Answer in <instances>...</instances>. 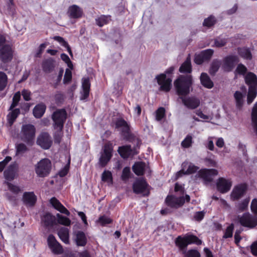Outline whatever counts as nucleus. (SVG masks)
Segmentation results:
<instances>
[{"mask_svg":"<svg viewBox=\"0 0 257 257\" xmlns=\"http://www.w3.org/2000/svg\"><path fill=\"white\" fill-rule=\"evenodd\" d=\"M67 113L65 109H58L52 115L54 121V127L56 130L55 133V140L59 143L62 136V130L64 123L66 120Z\"/></svg>","mask_w":257,"mask_h":257,"instance_id":"f257e3e1","label":"nucleus"},{"mask_svg":"<svg viewBox=\"0 0 257 257\" xmlns=\"http://www.w3.org/2000/svg\"><path fill=\"white\" fill-rule=\"evenodd\" d=\"M192 85V78L190 75H181L174 82L177 93L179 95L188 94Z\"/></svg>","mask_w":257,"mask_h":257,"instance_id":"f03ea898","label":"nucleus"},{"mask_svg":"<svg viewBox=\"0 0 257 257\" xmlns=\"http://www.w3.org/2000/svg\"><path fill=\"white\" fill-rule=\"evenodd\" d=\"M113 146L110 141L105 143L102 146L100 153L99 164L100 166L105 167L110 161L113 156Z\"/></svg>","mask_w":257,"mask_h":257,"instance_id":"7ed1b4c3","label":"nucleus"},{"mask_svg":"<svg viewBox=\"0 0 257 257\" xmlns=\"http://www.w3.org/2000/svg\"><path fill=\"white\" fill-rule=\"evenodd\" d=\"M51 168V162L47 158L41 159L35 165V171L36 175L38 177L41 178L48 176Z\"/></svg>","mask_w":257,"mask_h":257,"instance_id":"20e7f679","label":"nucleus"},{"mask_svg":"<svg viewBox=\"0 0 257 257\" xmlns=\"http://www.w3.org/2000/svg\"><path fill=\"white\" fill-rule=\"evenodd\" d=\"M36 128L31 124H26L22 125L21 131V139L27 144L32 142L35 138Z\"/></svg>","mask_w":257,"mask_h":257,"instance_id":"39448f33","label":"nucleus"},{"mask_svg":"<svg viewBox=\"0 0 257 257\" xmlns=\"http://www.w3.org/2000/svg\"><path fill=\"white\" fill-rule=\"evenodd\" d=\"M202 241L196 236L193 235H187L183 237L178 236L176 240V245L181 249L185 248L188 244L195 243L197 245L201 244Z\"/></svg>","mask_w":257,"mask_h":257,"instance_id":"423d86ee","label":"nucleus"},{"mask_svg":"<svg viewBox=\"0 0 257 257\" xmlns=\"http://www.w3.org/2000/svg\"><path fill=\"white\" fill-rule=\"evenodd\" d=\"M190 196L186 195L185 198L183 196L176 197L173 195L168 196L166 199V202L168 206L173 208H179L182 206L185 201L189 202L190 201Z\"/></svg>","mask_w":257,"mask_h":257,"instance_id":"0eeeda50","label":"nucleus"},{"mask_svg":"<svg viewBox=\"0 0 257 257\" xmlns=\"http://www.w3.org/2000/svg\"><path fill=\"white\" fill-rule=\"evenodd\" d=\"M238 220L240 224L244 227L253 228L257 226V216H253L249 213H244L238 217Z\"/></svg>","mask_w":257,"mask_h":257,"instance_id":"6e6552de","label":"nucleus"},{"mask_svg":"<svg viewBox=\"0 0 257 257\" xmlns=\"http://www.w3.org/2000/svg\"><path fill=\"white\" fill-rule=\"evenodd\" d=\"M181 170L177 172L176 179L182 177L183 175H190L196 172L199 168L188 161H185L182 164Z\"/></svg>","mask_w":257,"mask_h":257,"instance_id":"1a4fd4ad","label":"nucleus"},{"mask_svg":"<svg viewBox=\"0 0 257 257\" xmlns=\"http://www.w3.org/2000/svg\"><path fill=\"white\" fill-rule=\"evenodd\" d=\"M218 171L216 169H203L199 170L196 175V177L202 179L206 183L210 182L213 177L217 175Z\"/></svg>","mask_w":257,"mask_h":257,"instance_id":"9d476101","label":"nucleus"},{"mask_svg":"<svg viewBox=\"0 0 257 257\" xmlns=\"http://www.w3.org/2000/svg\"><path fill=\"white\" fill-rule=\"evenodd\" d=\"M157 82L160 85V90L168 92L172 86V79L170 77H167L166 74L163 73L157 75L156 77Z\"/></svg>","mask_w":257,"mask_h":257,"instance_id":"9b49d317","label":"nucleus"},{"mask_svg":"<svg viewBox=\"0 0 257 257\" xmlns=\"http://www.w3.org/2000/svg\"><path fill=\"white\" fill-rule=\"evenodd\" d=\"M133 191L136 194L147 196L149 194L148 184L144 179H138L133 184Z\"/></svg>","mask_w":257,"mask_h":257,"instance_id":"f8f14e48","label":"nucleus"},{"mask_svg":"<svg viewBox=\"0 0 257 257\" xmlns=\"http://www.w3.org/2000/svg\"><path fill=\"white\" fill-rule=\"evenodd\" d=\"M47 243L49 247L54 254H60L63 252V249L62 246L53 235H49L47 238Z\"/></svg>","mask_w":257,"mask_h":257,"instance_id":"ddd939ff","label":"nucleus"},{"mask_svg":"<svg viewBox=\"0 0 257 257\" xmlns=\"http://www.w3.org/2000/svg\"><path fill=\"white\" fill-rule=\"evenodd\" d=\"M37 144L44 149H48L52 144L50 135L47 133H42L38 137Z\"/></svg>","mask_w":257,"mask_h":257,"instance_id":"4468645a","label":"nucleus"},{"mask_svg":"<svg viewBox=\"0 0 257 257\" xmlns=\"http://www.w3.org/2000/svg\"><path fill=\"white\" fill-rule=\"evenodd\" d=\"M13 52L10 45H5L0 49V59L4 63L11 61Z\"/></svg>","mask_w":257,"mask_h":257,"instance_id":"2eb2a0df","label":"nucleus"},{"mask_svg":"<svg viewBox=\"0 0 257 257\" xmlns=\"http://www.w3.org/2000/svg\"><path fill=\"white\" fill-rule=\"evenodd\" d=\"M238 62V58L235 56H229L224 58L222 68L224 71L229 72L232 70L235 64Z\"/></svg>","mask_w":257,"mask_h":257,"instance_id":"dca6fc26","label":"nucleus"},{"mask_svg":"<svg viewBox=\"0 0 257 257\" xmlns=\"http://www.w3.org/2000/svg\"><path fill=\"white\" fill-rule=\"evenodd\" d=\"M231 182L223 178H219L216 183L217 190L222 193L228 192L231 187Z\"/></svg>","mask_w":257,"mask_h":257,"instance_id":"f3484780","label":"nucleus"},{"mask_svg":"<svg viewBox=\"0 0 257 257\" xmlns=\"http://www.w3.org/2000/svg\"><path fill=\"white\" fill-rule=\"evenodd\" d=\"M90 87V83L88 78H83L82 80V91L81 92L80 99H86L89 96Z\"/></svg>","mask_w":257,"mask_h":257,"instance_id":"a211bd4d","label":"nucleus"},{"mask_svg":"<svg viewBox=\"0 0 257 257\" xmlns=\"http://www.w3.org/2000/svg\"><path fill=\"white\" fill-rule=\"evenodd\" d=\"M184 105L190 109H195L200 104V100L195 97L185 98L180 97Z\"/></svg>","mask_w":257,"mask_h":257,"instance_id":"6ab92c4d","label":"nucleus"},{"mask_svg":"<svg viewBox=\"0 0 257 257\" xmlns=\"http://www.w3.org/2000/svg\"><path fill=\"white\" fill-rule=\"evenodd\" d=\"M246 190V186L244 185L240 184L235 186L231 194V197L233 200H237L240 198L244 194Z\"/></svg>","mask_w":257,"mask_h":257,"instance_id":"aec40b11","label":"nucleus"},{"mask_svg":"<svg viewBox=\"0 0 257 257\" xmlns=\"http://www.w3.org/2000/svg\"><path fill=\"white\" fill-rule=\"evenodd\" d=\"M67 13L70 18L77 19L82 17L83 12L80 7L73 5L69 7Z\"/></svg>","mask_w":257,"mask_h":257,"instance_id":"412c9836","label":"nucleus"},{"mask_svg":"<svg viewBox=\"0 0 257 257\" xmlns=\"http://www.w3.org/2000/svg\"><path fill=\"white\" fill-rule=\"evenodd\" d=\"M23 200L27 206H33L36 202L37 197L32 192H25L23 194Z\"/></svg>","mask_w":257,"mask_h":257,"instance_id":"4be33fe9","label":"nucleus"},{"mask_svg":"<svg viewBox=\"0 0 257 257\" xmlns=\"http://www.w3.org/2000/svg\"><path fill=\"white\" fill-rule=\"evenodd\" d=\"M244 80L249 88L257 87V77L253 73H247L244 76Z\"/></svg>","mask_w":257,"mask_h":257,"instance_id":"5701e85b","label":"nucleus"},{"mask_svg":"<svg viewBox=\"0 0 257 257\" xmlns=\"http://www.w3.org/2000/svg\"><path fill=\"white\" fill-rule=\"evenodd\" d=\"M50 202L56 209L61 213L68 216L70 215V212L56 198H52L50 200Z\"/></svg>","mask_w":257,"mask_h":257,"instance_id":"b1692460","label":"nucleus"},{"mask_svg":"<svg viewBox=\"0 0 257 257\" xmlns=\"http://www.w3.org/2000/svg\"><path fill=\"white\" fill-rule=\"evenodd\" d=\"M42 221L46 226H52L56 224V218L49 213H47L42 218Z\"/></svg>","mask_w":257,"mask_h":257,"instance_id":"393cba45","label":"nucleus"},{"mask_svg":"<svg viewBox=\"0 0 257 257\" xmlns=\"http://www.w3.org/2000/svg\"><path fill=\"white\" fill-rule=\"evenodd\" d=\"M117 151L120 156L124 159L127 158L132 154V150L129 145L119 147Z\"/></svg>","mask_w":257,"mask_h":257,"instance_id":"a878e982","label":"nucleus"},{"mask_svg":"<svg viewBox=\"0 0 257 257\" xmlns=\"http://www.w3.org/2000/svg\"><path fill=\"white\" fill-rule=\"evenodd\" d=\"M4 177L8 181L13 180L16 176V167L14 165H10L9 168L4 171Z\"/></svg>","mask_w":257,"mask_h":257,"instance_id":"bb28decb","label":"nucleus"},{"mask_svg":"<svg viewBox=\"0 0 257 257\" xmlns=\"http://www.w3.org/2000/svg\"><path fill=\"white\" fill-rule=\"evenodd\" d=\"M116 127L120 128L121 132L124 134H127L130 131V126L126 121L123 119L120 118L116 120Z\"/></svg>","mask_w":257,"mask_h":257,"instance_id":"cd10ccee","label":"nucleus"},{"mask_svg":"<svg viewBox=\"0 0 257 257\" xmlns=\"http://www.w3.org/2000/svg\"><path fill=\"white\" fill-rule=\"evenodd\" d=\"M46 110V106L43 103L37 105L33 109V114L35 117L40 118L44 114Z\"/></svg>","mask_w":257,"mask_h":257,"instance_id":"c85d7f7f","label":"nucleus"},{"mask_svg":"<svg viewBox=\"0 0 257 257\" xmlns=\"http://www.w3.org/2000/svg\"><path fill=\"white\" fill-rule=\"evenodd\" d=\"M61 240L66 244L69 243V230L65 227H61L58 232Z\"/></svg>","mask_w":257,"mask_h":257,"instance_id":"c756f323","label":"nucleus"},{"mask_svg":"<svg viewBox=\"0 0 257 257\" xmlns=\"http://www.w3.org/2000/svg\"><path fill=\"white\" fill-rule=\"evenodd\" d=\"M75 241L78 246H84L86 243V237L82 231H77L75 234Z\"/></svg>","mask_w":257,"mask_h":257,"instance_id":"7c9ffc66","label":"nucleus"},{"mask_svg":"<svg viewBox=\"0 0 257 257\" xmlns=\"http://www.w3.org/2000/svg\"><path fill=\"white\" fill-rule=\"evenodd\" d=\"M191 70V58L188 55L186 61L180 66L179 71L181 73H190Z\"/></svg>","mask_w":257,"mask_h":257,"instance_id":"2f4dec72","label":"nucleus"},{"mask_svg":"<svg viewBox=\"0 0 257 257\" xmlns=\"http://www.w3.org/2000/svg\"><path fill=\"white\" fill-rule=\"evenodd\" d=\"M200 81L201 84L206 88H211L213 86V83L206 73H202L201 74Z\"/></svg>","mask_w":257,"mask_h":257,"instance_id":"473e14b6","label":"nucleus"},{"mask_svg":"<svg viewBox=\"0 0 257 257\" xmlns=\"http://www.w3.org/2000/svg\"><path fill=\"white\" fill-rule=\"evenodd\" d=\"M42 68L44 71L47 73L51 72L54 68V61L52 59H48L43 61Z\"/></svg>","mask_w":257,"mask_h":257,"instance_id":"72a5a7b5","label":"nucleus"},{"mask_svg":"<svg viewBox=\"0 0 257 257\" xmlns=\"http://www.w3.org/2000/svg\"><path fill=\"white\" fill-rule=\"evenodd\" d=\"M145 166L146 165L144 163H136L133 166V171L136 175L138 176L142 175L144 174Z\"/></svg>","mask_w":257,"mask_h":257,"instance_id":"f704fd0d","label":"nucleus"},{"mask_svg":"<svg viewBox=\"0 0 257 257\" xmlns=\"http://www.w3.org/2000/svg\"><path fill=\"white\" fill-rule=\"evenodd\" d=\"M257 95V87H252L248 88L247 93V102L248 104H250L254 100Z\"/></svg>","mask_w":257,"mask_h":257,"instance_id":"c9c22d12","label":"nucleus"},{"mask_svg":"<svg viewBox=\"0 0 257 257\" xmlns=\"http://www.w3.org/2000/svg\"><path fill=\"white\" fill-rule=\"evenodd\" d=\"M110 16L102 15L96 19V24L99 27H102L104 25L107 24L110 21Z\"/></svg>","mask_w":257,"mask_h":257,"instance_id":"e433bc0d","label":"nucleus"},{"mask_svg":"<svg viewBox=\"0 0 257 257\" xmlns=\"http://www.w3.org/2000/svg\"><path fill=\"white\" fill-rule=\"evenodd\" d=\"M234 97L235 99L236 105L237 108H240L242 107L243 104V94L242 93L238 91H237L234 94Z\"/></svg>","mask_w":257,"mask_h":257,"instance_id":"4c0bfd02","label":"nucleus"},{"mask_svg":"<svg viewBox=\"0 0 257 257\" xmlns=\"http://www.w3.org/2000/svg\"><path fill=\"white\" fill-rule=\"evenodd\" d=\"M238 52L239 55L244 59L248 60L251 59V54L248 49L245 48H238Z\"/></svg>","mask_w":257,"mask_h":257,"instance_id":"58836bf2","label":"nucleus"},{"mask_svg":"<svg viewBox=\"0 0 257 257\" xmlns=\"http://www.w3.org/2000/svg\"><path fill=\"white\" fill-rule=\"evenodd\" d=\"M53 39L59 42L62 46L67 48V50L70 55H72L71 48L68 45V43L60 36H54Z\"/></svg>","mask_w":257,"mask_h":257,"instance_id":"ea45409f","label":"nucleus"},{"mask_svg":"<svg viewBox=\"0 0 257 257\" xmlns=\"http://www.w3.org/2000/svg\"><path fill=\"white\" fill-rule=\"evenodd\" d=\"M221 65V62L218 60H214L211 64L209 69V73L211 75H214L218 71Z\"/></svg>","mask_w":257,"mask_h":257,"instance_id":"a19ab883","label":"nucleus"},{"mask_svg":"<svg viewBox=\"0 0 257 257\" xmlns=\"http://www.w3.org/2000/svg\"><path fill=\"white\" fill-rule=\"evenodd\" d=\"M4 184L8 186V189L10 191L14 194H18L21 192V189L18 186L13 184L8 181H5Z\"/></svg>","mask_w":257,"mask_h":257,"instance_id":"79ce46f5","label":"nucleus"},{"mask_svg":"<svg viewBox=\"0 0 257 257\" xmlns=\"http://www.w3.org/2000/svg\"><path fill=\"white\" fill-rule=\"evenodd\" d=\"M8 83V77L5 73L0 71V91L4 90Z\"/></svg>","mask_w":257,"mask_h":257,"instance_id":"37998d69","label":"nucleus"},{"mask_svg":"<svg viewBox=\"0 0 257 257\" xmlns=\"http://www.w3.org/2000/svg\"><path fill=\"white\" fill-rule=\"evenodd\" d=\"M20 111L18 108L14 109L12 112L8 115L9 122L12 124L15 120L16 119L18 115L20 114Z\"/></svg>","mask_w":257,"mask_h":257,"instance_id":"c03bdc74","label":"nucleus"},{"mask_svg":"<svg viewBox=\"0 0 257 257\" xmlns=\"http://www.w3.org/2000/svg\"><path fill=\"white\" fill-rule=\"evenodd\" d=\"M58 218V222L59 224L65 226H69L71 224V220L67 217L63 216L60 214H57Z\"/></svg>","mask_w":257,"mask_h":257,"instance_id":"a18cd8bd","label":"nucleus"},{"mask_svg":"<svg viewBox=\"0 0 257 257\" xmlns=\"http://www.w3.org/2000/svg\"><path fill=\"white\" fill-rule=\"evenodd\" d=\"M101 179L103 181L108 183H112V176L111 173L109 171H104L102 174Z\"/></svg>","mask_w":257,"mask_h":257,"instance_id":"49530a36","label":"nucleus"},{"mask_svg":"<svg viewBox=\"0 0 257 257\" xmlns=\"http://www.w3.org/2000/svg\"><path fill=\"white\" fill-rule=\"evenodd\" d=\"M199 54L204 58L205 61H207L211 58L213 54V50L212 49H207L202 51Z\"/></svg>","mask_w":257,"mask_h":257,"instance_id":"de8ad7c7","label":"nucleus"},{"mask_svg":"<svg viewBox=\"0 0 257 257\" xmlns=\"http://www.w3.org/2000/svg\"><path fill=\"white\" fill-rule=\"evenodd\" d=\"M97 222L99 223L101 225L104 226L112 222V220L109 217L103 215L99 217Z\"/></svg>","mask_w":257,"mask_h":257,"instance_id":"09e8293b","label":"nucleus"},{"mask_svg":"<svg viewBox=\"0 0 257 257\" xmlns=\"http://www.w3.org/2000/svg\"><path fill=\"white\" fill-rule=\"evenodd\" d=\"M16 148L17 155L23 154L27 151V148L26 146L23 143L17 144L16 145Z\"/></svg>","mask_w":257,"mask_h":257,"instance_id":"8fccbe9b","label":"nucleus"},{"mask_svg":"<svg viewBox=\"0 0 257 257\" xmlns=\"http://www.w3.org/2000/svg\"><path fill=\"white\" fill-rule=\"evenodd\" d=\"M165 114V109L164 107H160L156 111V119L157 121L161 120Z\"/></svg>","mask_w":257,"mask_h":257,"instance_id":"3c124183","label":"nucleus"},{"mask_svg":"<svg viewBox=\"0 0 257 257\" xmlns=\"http://www.w3.org/2000/svg\"><path fill=\"white\" fill-rule=\"evenodd\" d=\"M216 20L215 18L212 16H210L208 18L204 20L203 22V26L207 27H211L215 23Z\"/></svg>","mask_w":257,"mask_h":257,"instance_id":"603ef678","label":"nucleus"},{"mask_svg":"<svg viewBox=\"0 0 257 257\" xmlns=\"http://www.w3.org/2000/svg\"><path fill=\"white\" fill-rule=\"evenodd\" d=\"M192 144V138L191 136H187L182 142L181 145L184 148H189Z\"/></svg>","mask_w":257,"mask_h":257,"instance_id":"864d4df0","label":"nucleus"},{"mask_svg":"<svg viewBox=\"0 0 257 257\" xmlns=\"http://www.w3.org/2000/svg\"><path fill=\"white\" fill-rule=\"evenodd\" d=\"M233 228L234 226L233 224H231L229 226H228L225 231L223 238H227L232 237Z\"/></svg>","mask_w":257,"mask_h":257,"instance_id":"5fc2aeb1","label":"nucleus"},{"mask_svg":"<svg viewBox=\"0 0 257 257\" xmlns=\"http://www.w3.org/2000/svg\"><path fill=\"white\" fill-rule=\"evenodd\" d=\"M249 200V198H245L242 200L238 205V209L239 210L242 211L245 210L247 208Z\"/></svg>","mask_w":257,"mask_h":257,"instance_id":"6e6d98bb","label":"nucleus"},{"mask_svg":"<svg viewBox=\"0 0 257 257\" xmlns=\"http://www.w3.org/2000/svg\"><path fill=\"white\" fill-rule=\"evenodd\" d=\"M64 94L60 91L57 92L54 95L55 100L57 104L62 103L64 100Z\"/></svg>","mask_w":257,"mask_h":257,"instance_id":"4d7b16f0","label":"nucleus"},{"mask_svg":"<svg viewBox=\"0 0 257 257\" xmlns=\"http://www.w3.org/2000/svg\"><path fill=\"white\" fill-rule=\"evenodd\" d=\"M72 79V73L70 69H67L65 71L63 83L64 84H67L69 83Z\"/></svg>","mask_w":257,"mask_h":257,"instance_id":"13d9d810","label":"nucleus"},{"mask_svg":"<svg viewBox=\"0 0 257 257\" xmlns=\"http://www.w3.org/2000/svg\"><path fill=\"white\" fill-rule=\"evenodd\" d=\"M130 173H131V171H130V168L125 167L122 170V175H121L122 180L123 181L127 180L130 177Z\"/></svg>","mask_w":257,"mask_h":257,"instance_id":"bf43d9fd","label":"nucleus"},{"mask_svg":"<svg viewBox=\"0 0 257 257\" xmlns=\"http://www.w3.org/2000/svg\"><path fill=\"white\" fill-rule=\"evenodd\" d=\"M226 42L227 41L225 39L218 38L214 41V45L217 47H221L224 46L226 44Z\"/></svg>","mask_w":257,"mask_h":257,"instance_id":"052dcab7","label":"nucleus"},{"mask_svg":"<svg viewBox=\"0 0 257 257\" xmlns=\"http://www.w3.org/2000/svg\"><path fill=\"white\" fill-rule=\"evenodd\" d=\"M205 212L204 211L196 212L193 216V219L195 221H200L202 220L204 217Z\"/></svg>","mask_w":257,"mask_h":257,"instance_id":"680f3d73","label":"nucleus"},{"mask_svg":"<svg viewBox=\"0 0 257 257\" xmlns=\"http://www.w3.org/2000/svg\"><path fill=\"white\" fill-rule=\"evenodd\" d=\"M250 209L251 212L254 215L257 216V199H253L250 204Z\"/></svg>","mask_w":257,"mask_h":257,"instance_id":"e2e57ef3","label":"nucleus"},{"mask_svg":"<svg viewBox=\"0 0 257 257\" xmlns=\"http://www.w3.org/2000/svg\"><path fill=\"white\" fill-rule=\"evenodd\" d=\"M246 71V67L242 64H238L236 69V71L241 75H244Z\"/></svg>","mask_w":257,"mask_h":257,"instance_id":"0e129e2a","label":"nucleus"},{"mask_svg":"<svg viewBox=\"0 0 257 257\" xmlns=\"http://www.w3.org/2000/svg\"><path fill=\"white\" fill-rule=\"evenodd\" d=\"M11 157H7L3 161L0 162V172H2L6 165L11 160Z\"/></svg>","mask_w":257,"mask_h":257,"instance_id":"69168bd1","label":"nucleus"},{"mask_svg":"<svg viewBox=\"0 0 257 257\" xmlns=\"http://www.w3.org/2000/svg\"><path fill=\"white\" fill-rule=\"evenodd\" d=\"M186 257H200L199 253L196 250H189L185 254Z\"/></svg>","mask_w":257,"mask_h":257,"instance_id":"338daca9","label":"nucleus"},{"mask_svg":"<svg viewBox=\"0 0 257 257\" xmlns=\"http://www.w3.org/2000/svg\"><path fill=\"white\" fill-rule=\"evenodd\" d=\"M250 249L252 254L254 256H257V240L251 244Z\"/></svg>","mask_w":257,"mask_h":257,"instance_id":"774afa93","label":"nucleus"}]
</instances>
